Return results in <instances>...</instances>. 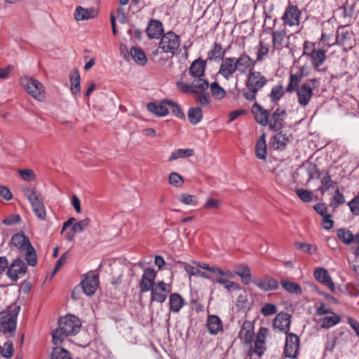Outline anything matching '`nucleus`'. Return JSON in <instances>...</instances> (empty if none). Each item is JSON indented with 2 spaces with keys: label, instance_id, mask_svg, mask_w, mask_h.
I'll list each match as a JSON object with an SVG mask.
<instances>
[{
  "label": "nucleus",
  "instance_id": "obj_1",
  "mask_svg": "<svg viewBox=\"0 0 359 359\" xmlns=\"http://www.w3.org/2000/svg\"><path fill=\"white\" fill-rule=\"evenodd\" d=\"M303 55L306 56L311 61L313 68L319 71V67L326 60L327 50L320 46H316V43L305 41L304 43Z\"/></svg>",
  "mask_w": 359,
  "mask_h": 359
},
{
  "label": "nucleus",
  "instance_id": "obj_2",
  "mask_svg": "<svg viewBox=\"0 0 359 359\" xmlns=\"http://www.w3.org/2000/svg\"><path fill=\"white\" fill-rule=\"evenodd\" d=\"M319 82L316 79L308 80L295 90L297 102L301 107H306L313 96V90L318 88Z\"/></svg>",
  "mask_w": 359,
  "mask_h": 359
},
{
  "label": "nucleus",
  "instance_id": "obj_3",
  "mask_svg": "<svg viewBox=\"0 0 359 359\" xmlns=\"http://www.w3.org/2000/svg\"><path fill=\"white\" fill-rule=\"evenodd\" d=\"M180 37L172 31L162 35L158 48L165 53L174 55L180 46Z\"/></svg>",
  "mask_w": 359,
  "mask_h": 359
},
{
  "label": "nucleus",
  "instance_id": "obj_4",
  "mask_svg": "<svg viewBox=\"0 0 359 359\" xmlns=\"http://www.w3.org/2000/svg\"><path fill=\"white\" fill-rule=\"evenodd\" d=\"M20 307L14 306L12 311L0 312V331L3 332H13L16 327V317Z\"/></svg>",
  "mask_w": 359,
  "mask_h": 359
},
{
  "label": "nucleus",
  "instance_id": "obj_5",
  "mask_svg": "<svg viewBox=\"0 0 359 359\" xmlns=\"http://www.w3.org/2000/svg\"><path fill=\"white\" fill-rule=\"evenodd\" d=\"M21 84L32 97L39 101L43 100V86L38 80L25 76L21 79Z\"/></svg>",
  "mask_w": 359,
  "mask_h": 359
},
{
  "label": "nucleus",
  "instance_id": "obj_6",
  "mask_svg": "<svg viewBox=\"0 0 359 359\" xmlns=\"http://www.w3.org/2000/svg\"><path fill=\"white\" fill-rule=\"evenodd\" d=\"M268 83V79L260 72L253 70L247 75L246 87L254 93L259 92Z\"/></svg>",
  "mask_w": 359,
  "mask_h": 359
},
{
  "label": "nucleus",
  "instance_id": "obj_7",
  "mask_svg": "<svg viewBox=\"0 0 359 359\" xmlns=\"http://www.w3.org/2000/svg\"><path fill=\"white\" fill-rule=\"evenodd\" d=\"M59 327L65 334L74 335L80 330L81 322L75 316H66L60 319Z\"/></svg>",
  "mask_w": 359,
  "mask_h": 359
},
{
  "label": "nucleus",
  "instance_id": "obj_8",
  "mask_svg": "<svg viewBox=\"0 0 359 359\" xmlns=\"http://www.w3.org/2000/svg\"><path fill=\"white\" fill-rule=\"evenodd\" d=\"M25 195L31 203L35 215L40 219H45L46 211L42 199L39 198L34 189H28Z\"/></svg>",
  "mask_w": 359,
  "mask_h": 359
},
{
  "label": "nucleus",
  "instance_id": "obj_9",
  "mask_svg": "<svg viewBox=\"0 0 359 359\" xmlns=\"http://www.w3.org/2000/svg\"><path fill=\"white\" fill-rule=\"evenodd\" d=\"M151 291V302L163 303L165 301L167 295L171 291V286L163 281H158Z\"/></svg>",
  "mask_w": 359,
  "mask_h": 359
},
{
  "label": "nucleus",
  "instance_id": "obj_10",
  "mask_svg": "<svg viewBox=\"0 0 359 359\" xmlns=\"http://www.w3.org/2000/svg\"><path fill=\"white\" fill-rule=\"evenodd\" d=\"M238 72L244 74L254 70L257 60H254L246 53H243L238 57H234Z\"/></svg>",
  "mask_w": 359,
  "mask_h": 359
},
{
  "label": "nucleus",
  "instance_id": "obj_11",
  "mask_svg": "<svg viewBox=\"0 0 359 359\" xmlns=\"http://www.w3.org/2000/svg\"><path fill=\"white\" fill-rule=\"evenodd\" d=\"M238 72L234 57H226L222 60L218 74L226 80L233 77L234 74Z\"/></svg>",
  "mask_w": 359,
  "mask_h": 359
},
{
  "label": "nucleus",
  "instance_id": "obj_12",
  "mask_svg": "<svg viewBox=\"0 0 359 359\" xmlns=\"http://www.w3.org/2000/svg\"><path fill=\"white\" fill-rule=\"evenodd\" d=\"M301 13L297 6L289 5L286 7L281 20L285 25L296 26L299 24Z\"/></svg>",
  "mask_w": 359,
  "mask_h": 359
},
{
  "label": "nucleus",
  "instance_id": "obj_13",
  "mask_svg": "<svg viewBox=\"0 0 359 359\" xmlns=\"http://www.w3.org/2000/svg\"><path fill=\"white\" fill-rule=\"evenodd\" d=\"M156 276L155 270L152 268H147L142 275L139 283L140 293H144L153 288L156 283H154Z\"/></svg>",
  "mask_w": 359,
  "mask_h": 359
},
{
  "label": "nucleus",
  "instance_id": "obj_14",
  "mask_svg": "<svg viewBox=\"0 0 359 359\" xmlns=\"http://www.w3.org/2000/svg\"><path fill=\"white\" fill-rule=\"evenodd\" d=\"M290 37V36H287L284 29L273 31L272 32V52L281 50L283 48H288Z\"/></svg>",
  "mask_w": 359,
  "mask_h": 359
},
{
  "label": "nucleus",
  "instance_id": "obj_15",
  "mask_svg": "<svg viewBox=\"0 0 359 359\" xmlns=\"http://www.w3.org/2000/svg\"><path fill=\"white\" fill-rule=\"evenodd\" d=\"M286 117L287 113L284 109H276L272 114L269 122V129L273 132H277L281 130L283 128L284 121Z\"/></svg>",
  "mask_w": 359,
  "mask_h": 359
},
{
  "label": "nucleus",
  "instance_id": "obj_16",
  "mask_svg": "<svg viewBox=\"0 0 359 359\" xmlns=\"http://www.w3.org/2000/svg\"><path fill=\"white\" fill-rule=\"evenodd\" d=\"M82 289L83 292L87 295L93 294L99 284V278L98 275L93 273L90 272L86 275V277L81 282Z\"/></svg>",
  "mask_w": 359,
  "mask_h": 359
},
{
  "label": "nucleus",
  "instance_id": "obj_17",
  "mask_svg": "<svg viewBox=\"0 0 359 359\" xmlns=\"http://www.w3.org/2000/svg\"><path fill=\"white\" fill-rule=\"evenodd\" d=\"M299 348V338L294 334H289L285 340V355L287 358H294Z\"/></svg>",
  "mask_w": 359,
  "mask_h": 359
},
{
  "label": "nucleus",
  "instance_id": "obj_18",
  "mask_svg": "<svg viewBox=\"0 0 359 359\" xmlns=\"http://www.w3.org/2000/svg\"><path fill=\"white\" fill-rule=\"evenodd\" d=\"M26 270L27 266L25 262L21 259H16L8 268L7 273L11 279L16 280L25 275Z\"/></svg>",
  "mask_w": 359,
  "mask_h": 359
},
{
  "label": "nucleus",
  "instance_id": "obj_19",
  "mask_svg": "<svg viewBox=\"0 0 359 359\" xmlns=\"http://www.w3.org/2000/svg\"><path fill=\"white\" fill-rule=\"evenodd\" d=\"M239 337L246 348L253 342L255 332L254 328L250 322L245 321L243 323L239 332Z\"/></svg>",
  "mask_w": 359,
  "mask_h": 359
},
{
  "label": "nucleus",
  "instance_id": "obj_20",
  "mask_svg": "<svg viewBox=\"0 0 359 359\" xmlns=\"http://www.w3.org/2000/svg\"><path fill=\"white\" fill-rule=\"evenodd\" d=\"M252 283L257 287L264 291L275 290L278 287V281L268 276L262 278H254Z\"/></svg>",
  "mask_w": 359,
  "mask_h": 359
},
{
  "label": "nucleus",
  "instance_id": "obj_21",
  "mask_svg": "<svg viewBox=\"0 0 359 359\" xmlns=\"http://www.w3.org/2000/svg\"><path fill=\"white\" fill-rule=\"evenodd\" d=\"M290 316L287 313L280 312L274 318L273 325L274 328L287 333L290 330Z\"/></svg>",
  "mask_w": 359,
  "mask_h": 359
},
{
  "label": "nucleus",
  "instance_id": "obj_22",
  "mask_svg": "<svg viewBox=\"0 0 359 359\" xmlns=\"http://www.w3.org/2000/svg\"><path fill=\"white\" fill-rule=\"evenodd\" d=\"M314 277L318 282L327 287L330 291L335 292L334 283L326 269L321 267L317 268L314 271Z\"/></svg>",
  "mask_w": 359,
  "mask_h": 359
},
{
  "label": "nucleus",
  "instance_id": "obj_23",
  "mask_svg": "<svg viewBox=\"0 0 359 359\" xmlns=\"http://www.w3.org/2000/svg\"><path fill=\"white\" fill-rule=\"evenodd\" d=\"M252 113L253 114L256 121L262 126H266L269 122V112L262 107L259 104L255 103L252 107Z\"/></svg>",
  "mask_w": 359,
  "mask_h": 359
},
{
  "label": "nucleus",
  "instance_id": "obj_24",
  "mask_svg": "<svg viewBox=\"0 0 359 359\" xmlns=\"http://www.w3.org/2000/svg\"><path fill=\"white\" fill-rule=\"evenodd\" d=\"M206 69V62L198 58L192 62L189 67V73L194 78H201L204 76Z\"/></svg>",
  "mask_w": 359,
  "mask_h": 359
},
{
  "label": "nucleus",
  "instance_id": "obj_25",
  "mask_svg": "<svg viewBox=\"0 0 359 359\" xmlns=\"http://www.w3.org/2000/svg\"><path fill=\"white\" fill-rule=\"evenodd\" d=\"M163 32V24L157 20H151L147 27V34L150 39H158Z\"/></svg>",
  "mask_w": 359,
  "mask_h": 359
},
{
  "label": "nucleus",
  "instance_id": "obj_26",
  "mask_svg": "<svg viewBox=\"0 0 359 359\" xmlns=\"http://www.w3.org/2000/svg\"><path fill=\"white\" fill-rule=\"evenodd\" d=\"M97 15L96 11L93 8H85L79 6L76 8L74 11V18L76 21L87 20L94 18Z\"/></svg>",
  "mask_w": 359,
  "mask_h": 359
},
{
  "label": "nucleus",
  "instance_id": "obj_27",
  "mask_svg": "<svg viewBox=\"0 0 359 359\" xmlns=\"http://www.w3.org/2000/svg\"><path fill=\"white\" fill-rule=\"evenodd\" d=\"M147 109L150 112L158 116H165L168 114V100H164L159 104L149 103Z\"/></svg>",
  "mask_w": 359,
  "mask_h": 359
},
{
  "label": "nucleus",
  "instance_id": "obj_28",
  "mask_svg": "<svg viewBox=\"0 0 359 359\" xmlns=\"http://www.w3.org/2000/svg\"><path fill=\"white\" fill-rule=\"evenodd\" d=\"M12 245L16 248L23 251L31 245V243L24 233H16L15 234L11 241Z\"/></svg>",
  "mask_w": 359,
  "mask_h": 359
},
{
  "label": "nucleus",
  "instance_id": "obj_29",
  "mask_svg": "<svg viewBox=\"0 0 359 359\" xmlns=\"http://www.w3.org/2000/svg\"><path fill=\"white\" fill-rule=\"evenodd\" d=\"M234 273L241 278L243 284L248 285L250 282H252L251 271L248 266L245 264L239 265L235 268Z\"/></svg>",
  "mask_w": 359,
  "mask_h": 359
},
{
  "label": "nucleus",
  "instance_id": "obj_30",
  "mask_svg": "<svg viewBox=\"0 0 359 359\" xmlns=\"http://www.w3.org/2000/svg\"><path fill=\"white\" fill-rule=\"evenodd\" d=\"M207 327L212 334H217L222 329V320L217 316H210L207 321Z\"/></svg>",
  "mask_w": 359,
  "mask_h": 359
},
{
  "label": "nucleus",
  "instance_id": "obj_31",
  "mask_svg": "<svg viewBox=\"0 0 359 359\" xmlns=\"http://www.w3.org/2000/svg\"><path fill=\"white\" fill-rule=\"evenodd\" d=\"M170 311L178 313L184 304V300L177 293H172L169 298Z\"/></svg>",
  "mask_w": 359,
  "mask_h": 359
},
{
  "label": "nucleus",
  "instance_id": "obj_32",
  "mask_svg": "<svg viewBox=\"0 0 359 359\" xmlns=\"http://www.w3.org/2000/svg\"><path fill=\"white\" fill-rule=\"evenodd\" d=\"M331 316H325L319 320V324L321 328H330L338 324L341 321L339 316L332 312Z\"/></svg>",
  "mask_w": 359,
  "mask_h": 359
},
{
  "label": "nucleus",
  "instance_id": "obj_33",
  "mask_svg": "<svg viewBox=\"0 0 359 359\" xmlns=\"http://www.w3.org/2000/svg\"><path fill=\"white\" fill-rule=\"evenodd\" d=\"M226 53V50H223L222 45L217 43L213 44L212 50L208 54V59L210 61H216L223 60Z\"/></svg>",
  "mask_w": 359,
  "mask_h": 359
},
{
  "label": "nucleus",
  "instance_id": "obj_34",
  "mask_svg": "<svg viewBox=\"0 0 359 359\" xmlns=\"http://www.w3.org/2000/svg\"><path fill=\"white\" fill-rule=\"evenodd\" d=\"M198 268V267H194L188 263H183V269L190 277L198 276L208 280H213L210 275L201 271Z\"/></svg>",
  "mask_w": 359,
  "mask_h": 359
},
{
  "label": "nucleus",
  "instance_id": "obj_35",
  "mask_svg": "<svg viewBox=\"0 0 359 359\" xmlns=\"http://www.w3.org/2000/svg\"><path fill=\"white\" fill-rule=\"evenodd\" d=\"M194 154V151L192 149H177L170 154L168 161L171 162L178 158H188Z\"/></svg>",
  "mask_w": 359,
  "mask_h": 359
},
{
  "label": "nucleus",
  "instance_id": "obj_36",
  "mask_svg": "<svg viewBox=\"0 0 359 359\" xmlns=\"http://www.w3.org/2000/svg\"><path fill=\"white\" fill-rule=\"evenodd\" d=\"M130 54L134 61L140 65L144 66L147 62L144 52L137 47H132Z\"/></svg>",
  "mask_w": 359,
  "mask_h": 359
},
{
  "label": "nucleus",
  "instance_id": "obj_37",
  "mask_svg": "<svg viewBox=\"0 0 359 359\" xmlns=\"http://www.w3.org/2000/svg\"><path fill=\"white\" fill-rule=\"evenodd\" d=\"M70 90L74 95H77L80 92V75L77 69L74 70L69 75Z\"/></svg>",
  "mask_w": 359,
  "mask_h": 359
},
{
  "label": "nucleus",
  "instance_id": "obj_38",
  "mask_svg": "<svg viewBox=\"0 0 359 359\" xmlns=\"http://www.w3.org/2000/svg\"><path fill=\"white\" fill-rule=\"evenodd\" d=\"M212 280L222 285L227 292L241 290V286L238 283L223 277H215Z\"/></svg>",
  "mask_w": 359,
  "mask_h": 359
},
{
  "label": "nucleus",
  "instance_id": "obj_39",
  "mask_svg": "<svg viewBox=\"0 0 359 359\" xmlns=\"http://www.w3.org/2000/svg\"><path fill=\"white\" fill-rule=\"evenodd\" d=\"M256 156L262 160L266 158V143L265 139V135L263 134L258 140L255 147Z\"/></svg>",
  "mask_w": 359,
  "mask_h": 359
},
{
  "label": "nucleus",
  "instance_id": "obj_40",
  "mask_svg": "<svg viewBox=\"0 0 359 359\" xmlns=\"http://www.w3.org/2000/svg\"><path fill=\"white\" fill-rule=\"evenodd\" d=\"M187 116L189 122L192 125H196L202 120V110L200 107H198L190 108L188 111Z\"/></svg>",
  "mask_w": 359,
  "mask_h": 359
},
{
  "label": "nucleus",
  "instance_id": "obj_41",
  "mask_svg": "<svg viewBox=\"0 0 359 359\" xmlns=\"http://www.w3.org/2000/svg\"><path fill=\"white\" fill-rule=\"evenodd\" d=\"M246 348L248 350V354L250 356L256 354L260 357L266 351L265 344L257 340L254 342V345L251 343Z\"/></svg>",
  "mask_w": 359,
  "mask_h": 359
},
{
  "label": "nucleus",
  "instance_id": "obj_42",
  "mask_svg": "<svg viewBox=\"0 0 359 359\" xmlns=\"http://www.w3.org/2000/svg\"><path fill=\"white\" fill-rule=\"evenodd\" d=\"M210 90L212 96L218 100H222L226 95L225 90L217 82H213L210 85Z\"/></svg>",
  "mask_w": 359,
  "mask_h": 359
},
{
  "label": "nucleus",
  "instance_id": "obj_43",
  "mask_svg": "<svg viewBox=\"0 0 359 359\" xmlns=\"http://www.w3.org/2000/svg\"><path fill=\"white\" fill-rule=\"evenodd\" d=\"M280 284L282 287L290 293L295 294H301L302 293L301 286L297 283L282 280Z\"/></svg>",
  "mask_w": 359,
  "mask_h": 359
},
{
  "label": "nucleus",
  "instance_id": "obj_44",
  "mask_svg": "<svg viewBox=\"0 0 359 359\" xmlns=\"http://www.w3.org/2000/svg\"><path fill=\"white\" fill-rule=\"evenodd\" d=\"M269 50V45L262 41H260L257 47V57L255 59L257 62L263 61L267 57Z\"/></svg>",
  "mask_w": 359,
  "mask_h": 359
},
{
  "label": "nucleus",
  "instance_id": "obj_45",
  "mask_svg": "<svg viewBox=\"0 0 359 359\" xmlns=\"http://www.w3.org/2000/svg\"><path fill=\"white\" fill-rule=\"evenodd\" d=\"M302 170H299L302 173H306L308 176L307 182L311 181L313 179L317 174V165L315 163L307 162L304 164L302 167Z\"/></svg>",
  "mask_w": 359,
  "mask_h": 359
},
{
  "label": "nucleus",
  "instance_id": "obj_46",
  "mask_svg": "<svg viewBox=\"0 0 359 359\" xmlns=\"http://www.w3.org/2000/svg\"><path fill=\"white\" fill-rule=\"evenodd\" d=\"M177 201L180 203L190 206H195L198 203V198L196 196L183 193L177 196Z\"/></svg>",
  "mask_w": 359,
  "mask_h": 359
},
{
  "label": "nucleus",
  "instance_id": "obj_47",
  "mask_svg": "<svg viewBox=\"0 0 359 359\" xmlns=\"http://www.w3.org/2000/svg\"><path fill=\"white\" fill-rule=\"evenodd\" d=\"M302 78V74L299 73L290 74L289 84L286 90L288 93H292L297 90L299 87V83L301 81Z\"/></svg>",
  "mask_w": 359,
  "mask_h": 359
},
{
  "label": "nucleus",
  "instance_id": "obj_48",
  "mask_svg": "<svg viewBox=\"0 0 359 359\" xmlns=\"http://www.w3.org/2000/svg\"><path fill=\"white\" fill-rule=\"evenodd\" d=\"M22 252H24L25 253L27 263L32 266H35L37 262V256L33 246L31 245L27 249L24 250Z\"/></svg>",
  "mask_w": 359,
  "mask_h": 359
},
{
  "label": "nucleus",
  "instance_id": "obj_49",
  "mask_svg": "<svg viewBox=\"0 0 359 359\" xmlns=\"http://www.w3.org/2000/svg\"><path fill=\"white\" fill-rule=\"evenodd\" d=\"M337 235L339 238L346 245L351 244L353 241H355L353 235L348 230L339 229L337 231Z\"/></svg>",
  "mask_w": 359,
  "mask_h": 359
},
{
  "label": "nucleus",
  "instance_id": "obj_50",
  "mask_svg": "<svg viewBox=\"0 0 359 359\" xmlns=\"http://www.w3.org/2000/svg\"><path fill=\"white\" fill-rule=\"evenodd\" d=\"M192 87L193 90H194V93H199L201 92H203V90H206L208 86L209 83L205 80L201 78H196V79H194L192 82Z\"/></svg>",
  "mask_w": 359,
  "mask_h": 359
},
{
  "label": "nucleus",
  "instance_id": "obj_51",
  "mask_svg": "<svg viewBox=\"0 0 359 359\" xmlns=\"http://www.w3.org/2000/svg\"><path fill=\"white\" fill-rule=\"evenodd\" d=\"M294 246L297 249L310 255H313L317 252V247L316 245L306 243H295Z\"/></svg>",
  "mask_w": 359,
  "mask_h": 359
},
{
  "label": "nucleus",
  "instance_id": "obj_52",
  "mask_svg": "<svg viewBox=\"0 0 359 359\" xmlns=\"http://www.w3.org/2000/svg\"><path fill=\"white\" fill-rule=\"evenodd\" d=\"M168 109H170L172 111V113L177 117L180 118H182V119H185V115L183 113L182 110L181 109L180 105L172 101V100H168Z\"/></svg>",
  "mask_w": 359,
  "mask_h": 359
},
{
  "label": "nucleus",
  "instance_id": "obj_53",
  "mask_svg": "<svg viewBox=\"0 0 359 359\" xmlns=\"http://www.w3.org/2000/svg\"><path fill=\"white\" fill-rule=\"evenodd\" d=\"M18 172L24 181L34 182L36 180L34 172L31 169L18 170Z\"/></svg>",
  "mask_w": 359,
  "mask_h": 359
},
{
  "label": "nucleus",
  "instance_id": "obj_54",
  "mask_svg": "<svg viewBox=\"0 0 359 359\" xmlns=\"http://www.w3.org/2000/svg\"><path fill=\"white\" fill-rule=\"evenodd\" d=\"M321 184L322 186L319 187L318 190L322 193H324L327 189L333 187L334 182L332 180L331 176L327 172H326L321 179Z\"/></svg>",
  "mask_w": 359,
  "mask_h": 359
},
{
  "label": "nucleus",
  "instance_id": "obj_55",
  "mask_svg": "<svg viewBox=\"0 0 359 359\" xmlns=\"http://www.w3.org/2000/svg\"><path fill=\"white\" fill-rule=\"evenodd\" d=\"M51 359H71L69 353L62 348H53Z\"/></svg>",
  "mask_w": 359,
  "mask_h": 359
},
{
  "label": "nucleus",
  "instance_id": "obj_56",
  "mask_svg": "<svg viewBox=\"0 0 359 359\" xmlns=\"http://www.w3.org/2000/svg\"><path fill=\"white\" fill-rule=\"evenodd\" d=\"M169 183L176 187H180L184 183V178L177 172H171L168 176Z\"/></svg>",
  "mask_w": 359,
  "mask_h": 359
},
{
  "label": "nucleus",
  "instance_id": "obj_57",
  "mask_svg": "<svg viewBox=\"0 0 359 359\" xmlns=\"http://www.w3.org/2000/svg\"><path fill=\"white\" fill-rule=\"evenodd\" d=\"M283 93V87L281 85L275 86L273 87L270 93L271 101L274 102H277L282 97Z\"/></svg>",
  "mask_w": 359,
  "mask_h": 359
},
{
  "label": "nucleus",
  "instance_id": "obj_58",
  "mask_svg": "<svg viewBox=\"0 0 359 359\" xmlns=\"http://www.w3.org/2000/svg\"><path fill=\"white\" fill-rule=\"evenodd\" d=\"M345 202V198L344 195L339 192V190L335 191L334 195L332 197V201L330 203V206L333 208H336L340 205L343 204Z\"/></svg>",
  "mask_w": 359,
  "mask_h": 359
},
{
  "label": "nucleus",
  "instance_id": "obj_59",
  "mask_svg": "<svg viewBox=\"0 0 359 359\" xmlns=\"http://www.w3.org/2000/svg\"><path fill=\"white\" fill-rule=\"evenodd\" d=\"M67 336V335L65 334V333L62 332V330H61L60 327H59V328L55 330L52 332L53 343L55 345L60 344L63 341L65 337Z\"/></svg>",
  "mask_w": 359,
  "mask_h": 359
},
{
  "label": "nucleus",
  "instance_id": "obj_60",
  "mask_svg": "<svg viewBox=\"0 0 359 359\" xmlns=\"http://www.w3.org/2000/svg\"><path fill=\"white\" fill-rule=\"evenodd\" d=\"M90 224V219L86 218L79 221V222H76L72 226V230L74 233H80L84 231V229L88 226Z\"/></svg>",
  "mask_w": 359,
  "mask_h": 359
},
{
  "label": "nucleus",
  "instance_id": "obj_61",
  "mask_svg": "<svg viewBox=\"0 0 359 359\" xmlns=\"http://www.w3.org/2000/svg\"><path fill=\"white\" fill-rule=\"evenodd\" d=\"M248 303V295L245 292H243L238 296L236 302V306L241 309H245Z\"/></svg>",
  "mask_w": 359,
  "mask_h": 359
},
{
  "label": "nucleus",
  "instance_id": "obj_62",
  "mask_svg": "<svg viewBox=\"0 0 359 359\" xmlns=\"http://www.w3.org/2000/svg\"><path fill=\"white\" fill-rule=\"evenodd\" d=\"M277 312L276 306L271 303L266 304L261 309V313L264 316H269L275 314Z\"/></svg>",
  "mask_w": 359,
  "mask_h": 359
},
{
  "label": "nucleus",
  "instance_id": "obj_63",
  "mask_svg": "<svg viewBox=\"0 0 359 359\" xmlns=\"http://www.w3.org/2000/svg\"><path fill=\"white\" fill-rule=\"evenodd\" d=\"M177 87L178 90H180L182 93H194V90H193L192 83H187L184 81H178L177 83Z\"/></svg>",
  "mask_w": 359,
  "mask_h": 359
},
{
  "label": "nucleus",
  "instance_id": "obj_64",
  "mask_svg": "<svg viewBox=\"0 0 359 359\" xmlns=\"http://www.w3.org/2000/svg\"><path fill=\"white\" fill-rule=\"evenodd\" d=\"M297 196L304 202H309L312 200V193L305 189H297L296 191Z\"/></svg>",
  "mask_w": 359,
  "mask_h": 359
}]
</instances>
